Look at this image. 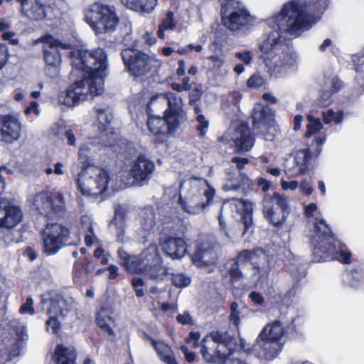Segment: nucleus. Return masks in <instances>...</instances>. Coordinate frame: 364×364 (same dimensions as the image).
<instances>
[{
	"mask_svg": "<svg viewBox=\"0 0 364 364\" xmlns=\"http://www.w3.org/2000/svg\"><path fill=\"white\" fill-rule=\"evenodd\" d=\"M328 0H291L283 5L280 12L269 21L271 31L259 43V59L271 76L279 77L294 70L299 56L285 51L281 32L299 35L311 28L326 9Z\"/></svg>",
	"mask_w": 364,
	"mask_h": 364,
	"instance_id": "f257e3e1",
	"label": "nucleus"
},
{
	"mask_svg": "<svg viewBox=\"0 0 364 364\" xmlns=\"http://www.w3.org/2000/svg\"><path fill=\"white\" fill-rule=\"evenodd\" d=\"M70 57L73 70L69 76L70 86L67 91L85 89L87 85L89 91H100L104 88L103 78L108 75V61L103 49H76L70 52Z\"/></svg>",
	"mask_w": 364,
	"mask_h": 364,
	"instance_id": "f03ea898",
	"label": "nucleus"
},
{
	"mask_svg": "<svg viewBox=\"0 0 364 364\" xmlns=\"http://www.w3.org/2000/svg\"><path fill=\"white\" fill-rule=\"evenodd\" d=\"M215 190L202 178L183 180L179 186L178 204L186 213L198 215L213 203Z\"/></svg>",
	"mask_w": 364,
	"mask_h": 364,
	"instance_id": "7ed1b4c3",
	"label": "nucleus"
},
{
	"mask_svg": "<svg viewBox=\"0 0 364 364\" xmlns=\"http://www.w3.org/2000/svg\"><path fill=\"white\" fill-rule=\"evenodd\" d=\"M314 257L316 262L336 259L350 262L351 253L346 245L333 237L332 231L323 218H316L314 223Z\"/></svg>",
	"mask_w": 364,
	"mask_h": 364,
	"instance_id": "20e7f679",
	"label": "nucleus"
},
{
	"mask_svg": "<svg viewBox=\"0 0 364 364\" xmlns=\"http://www.w3.org/2000/svg\"><path fill=\"white\" fill-rule=\"evenodd\" d=\"M284 327L280 321L267 324L259 333L256 343L251 348H246V342L240 339V346L247 354L255 353L259 358L267 360L274 359L282 351Z\"/></svg>",
	"mask_w": 364,
	"mask_h": 364,
	"instance_id": "39448f33",
	"label": "nucleus"
},
{
	"mask_svg": "<svg viewBox=\"0 0 364 364\" xmlns=\"http://www.w3.org/2000/svg\"><path fill=\"white\" fill-rule=\"evenodd\" d=\"M111 181L112 176L107 170L92 164L82 166L76 183L83 196L97 197L108 190Z\"/></svg>",
	"mask_w": 364,
	"mask_h": 364,
	"instance_id": "423d86ee",
	"label": "nucleus"
},
{
	"mask_svg": "<svg viewBox=\"0 0 364 364\" xmlns=\"http://www.w3.org/2000/svg\"><path fill=\"white\" fill-rule=\"evenodd\" d=\"M234 338L227 332L213 331L202 341L201 353L208 363L225 362L234 350Z\"/></svg>",
	"mask_w": 364,
	"mask_h": 364,
	"instance_id": "0eeeda50",
	"label": "nucleus"
},
{
	"mask_svg": "<svg viewBox=\"0 0 364 364\" xmlns=\"http://www.w3.org/2000/svg\"><path fill=\"white\" fill-rule=\"evenodd\" d=\"M41 238L43 250L48 255H55L65 246H75L80 243L78 233H71L69 228L59 223L48 224Z\"/></svg>",
	"mask_w": 364,
	"mask_h": 364,
	"instance_id": "6e6552de",
	"label": "nucleus"
},
{
	"mask_svg": "<svg viewBox=\"0 0 364 364\" xmlns=\"http://www.w3.org/2000/svg\"><path fill=\"white\" fill-rule=\"evenodd\" d=\"M86 23L97 34L114 31L119 23L115 9L107 4L95 2L85 11Z\"/></svg>",
	"mask_w": 364,
	"mask_h": 364,
	"instance_id": "1a4fd4ad",
	"label": "nucleus"
},
{
	"mask_svg": "<svg viewBox=\"0 0 364 364\" xmlns=\"http://www.w3.org/2000/svg\"><path fill=\"white\" fill-rule=\"evenodd\" d=\"M119 264L131 273H141L156 263H162V259L156 245L151 244L140 255H132L123 248H119Z\"/></svg>",
	"mask_w": 364,
	"mask_h": 364,
	"instance_id": "9d476101",
	"label": "nucleus"
},
{
	"mask_svg": "<svg viewBox=\"0 0 364 364\" xmlns=\"http://www.w3.org/2000/svg\"><path fill=\"white\" fill-rule=\"evenodd\" d=\"M39 43L43 44V56L46 64V72L48 75L54 77L58 75L61 63L59 49H68L70 45L61 43L50 34L43 35L34 40L32 44L36 46Z\"/></svg>",
	"mask_w": 364,
	"mask_h": 364,
	"instance_id": "9b49d317",
	"label": "nucleus"
},
{
	"mask_svg": "<svg viewBox=\"0 0 364 364\" xmlns=\"http://www.w3.org/2000/svg\"><path fill=\"white\" fill-rule=\"evenodd\" d=\"M11 174L12 171L5 166H0V172ZM6 183L0 175V194L4 191ZM23 212L17 203L11 198H0V228L11 229L23 220Z\"/></svg>",
	"mask_w": 364,
	"mask_h": 364,
	"instance_id": "f8f14e48",
	"label": "nucleus"
},
{
	"mask_svg": "<svg viewBox=\"0 0 364 364\" xmlns=\"http://www.w3.org/2000/svg\"><path fill=\"white\" fill-rule=\"evenodd\" d=\"M122 57L129 71L135 76L144 75L152 67L161 64L156 55H149L140 50L125 49L122 52Z\"/></svg>",
	"mask_w": 364,
	"mask_h": 364,
	"instance_id": "ddd939ff",
	"label": "nucleus"
},
{
	"mask_svg": "<svg viewBox=\"0 0 364 364\" xmlns=\"http://www.w3.org/2000/svg\"><path fill=\"white\" fill-rule=\"evenodd\" d=\"M264 217L274 226L283 224L289 213L288 198L278 193L266 194L262 200Z\"/></svg>",
	"mask_w": 364,
	"mask_h": 364,
	"instance_id": "4468645a",
	"label": "nucleus"
},
{
	"mask_svg": "<svg viewBox=\"0 0 364 364\" xmlns=\"http://www.w3.org/2000/svg\"><path fill=\"white\" fill-rule=\"evenodd\" d=\"M222 18L225 27L235 31L251 22V16L244 5L236 0H228L223 6Z\"/></svg>",
	"mask_w": 364,
	"mask_h": 364,
	"instance_id": "2eb2a0df",
	"label": "nucleus"
},
{
	"mask_svg": "<svg viewBox=\"0 0 364 364\" xmlns=\"http://www.w3.org/2000/svg\"><path fill=\"white\" fill-rule=\"evenodd\" d=\"M158 101H167L168 107L164 113L180 125L187 121L188 117L183 107V102L181 97L178 95V92H166L151 97L147 102L149 109L150 106Z\"/></svg>",
	"mask_w": 364,
	"mask_h": 364,
	"instance_id": "dca6fc26",
	"label": "nucleus"
},
{
	"mask_svg": "<svg viewBox=\"0 0 364 364\" xmlns=\"http://www.w3.org/2000/svg\"><path fill=\"white\" fill-rule=\"evenodd\" d=\"M148 114L147 127L149 131L156 136H169L173 135L181 125L164 113L163 117L152 114L153 110L146 106Z\"/></svg>",
	"mask_w": 364,
	"mask_h": 364,
	"instance_id": "f3484780",
	"label": "nucleus"
},
{
	"mask_svg": "<svg viewBox=\"0 0 364 364\" xmlns=\"http://www.w3.org/2000/svg\"><path fill=\"white\" fill-rule=\"evenodd\" d=\"M228 206L232 210L236 211L240 215L238 225H242L241 236H244L248 232L253 230V204L249 201L232 198L224 203L221 211L225 207Z\"/></svg>",
	"mask_w": 364,
	"mask_h": 364,
	"instance_id": "a211bd4d",
	"label": "nucleus"
},
{
	"mask_svg": "<svg viewBox=\"0 0 364 364\" xmlns=\"http://www.w3.org/2000/svg\"><path fill=\"white\" fill-rule=\"evenodd\" d=\"M155 170L154 163L146 155L140 154L132 163L130 175L133 178L132 183L136 186H143L149 183Z\"/></svg>",
	"mask_w": 364,
	"mask_h": 364,
	"instance_id": "6ab92c4d",
	"label": "nucleus"
},
{
	"mask_svg": "<svg viewBox=\"0 0 364 364\" xmlns=\"http://www.w3.org/2000/svg\"><path fill=\"white\" fill-rule=\"evenodd\" d=\"M95 111L97 121L95 123V127L98 134L102 136V143L105 145H114L117 135L110 127L113 119L111 110L108 108H95Z\"/></svg>",
	"mask_w": 364,
	"mask_h": 364,
	"instance_id": "aec40b11",
	"label": "nucleus"
},
{
	"mask_svg": "<svg viewBox=\"0 0 364 364\" xmlns=\"http://www.w3.org/2000/svg\"><path fill=\"white\" fill-rule=\"evenodd\" d=\"M241 266L245 263L250 262L257 270V274L260 277H266L269 272V267L264 264L267 261V255L261 249H256L252 251L245 250L241 251L235 259Z\"/></svg>",
	"mask_w": 364,
	"mask_h": 364,
	"instance_id": "412c9836",
	"label": "nucleus"
},
{
	"mask_svg": "<svg viewBox=\"0 0 364 364\" xmlns=\"http://www.w3.org/2000/svg\"><path fill=\"white\" fill-rule=\"evenodd\" d=\"M21 123L17 114L0 115V139L11 144L21 135Z\"/></svg>",
	"mask_w": 364,
	"mask_h": 364,
	"instance_id": "4be33fe9",
	"label": "nucleus"
},
{
	"mask_svg": "<svg viewBox=\"0 0 364 364\" xmlns=\"http://www.w3.org/2000/svg\"><path fill=\"white\" fill-rule=\"evenodd\" d=\"M41 304L43 309H47L48 316L64 318L72 309V302L53 293L42 296Z\"/></svg>",
	"mask_w": 364,
	"mask_h": 364,
	"instance_id": "5701e85b",
	"label": "nucleus"
},
{
	"mask_svg": "<svg viewBox=\"0 0 364 364\" xmlns=\"http://www.w3.org/2000/svg\"><path fill=\"white\" fill-rule=\"evenodd\" d=\"M311 158L309 149H301L294 154L293 161L285 164L284 171L289 178H295L306 173Z\"/></svg>",
	"mask_w": 364,
	"mask_h": 364,
	"instance_id": "b1692460",
	"label": "nucleus"
},
{
	"mask_svg": "<svg viewBox=\"0 0 364 364\" xmlns=\"http://www.w3.org/2000/svg\"><path fill=\"white\" fill-rule=\"evenodd\" d=\"M237 151L246 152L250 151L255 143V138L250 128L245 124H240L230 135Z\"/></svg>",
	"mask_w": 364,
	"mask_h": 364,
	"instance_id": "393cba45",
	"label": "nucleus"
},
{
	"mask_svg": "<svg viewBox=\"0 0 364 364\" xmlns=\"http://www.w3.org/2000/svg\"><path fill=\"white\" fill-rule=\"evenodd\" d=\"M103 146H105V144L102 143V136L97 134L96 138H87L81 144L78 151V159L82 166L92 164V161L95 158V154L100 150ZM109 146H111L112 145Z\"/></svg>",
	"mask_w": 364,
	"mask_h": 364,
	"instance_id": "a878e982",
	"label": "nucleus"
},
{
	"mask_svg": "<svg viewBox=\"0 0 364 364\" xmlns=\"http://www.w3.org/2000/svg\"><path fill=\"white\" fill-rule=\"evenodd\" d=\"M11 326L14 329L16 336L20 342L14 343L12 348L9 351L7 358L5 361L0 360L1 364L14 363V360L20 355L23 348V342L28 339L27 328L23 322L18 320H13L11 322Z\"/></svg>",
	"mask_w": 364,
	"mask_h": 364,
	"instance_id": "bb28decb",
	"label": "nucleus"
},
{
	"mask_svg": "<svg viewBox=\"0 0 364 364\" xmlns=\"http://www.w3.org/2000/svg\"><path fill=\"white\" fill-rule=\"evenodd\" d=\"M252 118L255 128L272 127L274 123V112L268 105L257 103L252 110Z\"/></svg>",
	"mask_w": 364,
	"mask_h": 364,
	"instance_id": "cd10ccee",
	"label": "nucleus"
},
{
	"mask_svg": "<svg viewBox=\"0 0 364 364\" xmlns=\"http://www.w3.org/2000/svg\"><path fill=\"white\" fill-rule=\"evenodd\" d=\"M217 253L214 247L207 240H198L194 255V261L198 266L210 265L215 262Z\"/></svg>",
	"mask_w": 364,
	"mask_h": 364,
	"instance_id": "c85d7f7f",
	"label": "nucleus"
},
{
	"mask_svg": "<svg viewBox=\"0 0 364 364\" xmlns=\"http://www.w3.org/2000/svg\"><path fill=\"white\" fill-rule=\"evenodd\" d=\"M164 252L173 259L182 258L187 252V245L181 237H169L162 243Z\"/></svg>",
	"mask_w": 364,
	"mask_h": 364,
	"instance_id": "c756f323",
	"label": "nucleus"
},
{
	"mask_svg": "<svg viewBox=\"0 0 364 364\" xmlns=\"http://www.w3.org/2000/svg\"><path fill=\"white\" fill-rule=\"evenodd\" d=\"M33 208L40 214L53 218L55 214L51 197L47 192H41L34 196L32 200Z\"/></svg>",
	"mask_w": 364,
	"mask_h": 364,
	"instance_id": "7c9ffc66",
	"label": "nucleus"
},
{
	"mask_svg": "<svg viewBox=\"0 0 364 364\" xmlns=\"http://www.w3.org/2000/svg\"><path fill=\"white\" fill-rule=\"evenodd\" d=\"M97 269V262L90 257H85L83 264L81 265L78 261H75L73 265V279L75 282H81L87 279Z\"/></svg>",
	"mask_w": 364,
	"mask_h": 364,
	"instance_id": "2f4dec72",
	"label": "nucleus"
},
{
	"mask_svg": "<svg viewBox=\"0 0 364 364\" xmlns=\"http://www.w3.org/2000/svg\"><path fill=\"white\" fill-rule=\"evenodd\" d=\"M147 341L153 346L158 358L165 364H178L171 348L160 340L146 337Z\"/></svg>",
	"mask_w": 364,
	"mask_h": 364,
	"instance_id": "473e14b6",
	"label": "nucleus"
},
{
	"mask_svg": "<svg viewBox=\"0 0 364 364\" xmlns=\"http://www.w3.org/2000/svg\"><path fill=\"white\" fill-rule=\"evenodd\" d=\"M250 185V179L245 175L227 173V179L223 186L225 191L244 192L245 186Z\"/></svg>",
	"mask_w": 364,
	"mask_h": 364,
	"instance_id": "72a5a7b5",
	"label": "nucleus"
},
{
	"mask_svg": "<svg viewBox=\"0 0 364 364\" xmlns=\"http://www.w3.org/2000/svg\"><path fill=\"white\" fill-rule=\"evenodd\" d=\"M21 12L31 20H40L45 17L44 8L36 0H25L21 5Z\"/></svg>",
	"mask_w": 364,
	"mask_h": 364,
	"instance_id": "f704fd0d",
	"label": "nucleus"
},
{
	"mask_svg": "<svg viewBox=\"0 0 364 364\" xmlns=\"http://www.w3.org/2000/svg\"><path fill=\"white\" fill-rule=\"evenodd\" d=\"M127 210L122 205H117L115 208L114 217L111 223L116 229L117 240L119 242L124 243L128 240L124 232V219Z\"/></svg>",
	"mask_w": 364,
	"mask_h": 364,
	"instance_id": "c9c22d12",
	"label": "nucleus"
},
{
	"mask_svg": "<svg viewBox=\"0 0 364 364\" xmlns=\"http://www.w3.org/2000/svg\"><path fill=\"white\" fill-rule=\"evenodd\" d=\"M53 358L56 364H75L76 354L73 347L59 344L55 349Z\"/></svg>",
	"mask_w": 364,
	"mask_h": 364,
	"instance_id": "e433bc0d",
	"label": "nucleus"
},
{
	"mask_svg": "<svg viewBox=\"0 0 364 364\" xmlns=\"http://www.w3.org/2000/svg\"><path fill=\"white\" fill-rule=\"evenodd\" d=\"M140 228L143 232V237L153 230L156 225V217L154 209L151 207L145 208L141 210L139 215Z\"/></svg>",
	"mask_w": 364,
	"mask_h": 364,
	"instance_id": "4c0bfd02",
	"label": "nucleus"
},
{
	"mask_svg": "<svg viewBox=\"0 0 364 364\" xmlns=\"http://www.w3.org/2000/svg\"><path fill=\"white\" fill-rule=\"evenodd\" d=\"M127 8L141 14L151 13L157 4V0H120Z\"/></svg>",
	"mask_w": 364,
	"mask_h": 364,
	"instance_id": "58836bf2",
	"label": "nucleus"
},
{
	"mask_svg": "<svg viewBox=\"0 0 364 364\" xmlns=\"http://www.w3.org/2000/svg\"><path fill=\"white\" fill-rule=\"evenodd\" d=\"M92 92H58V100L60 104L68 107H74L87 99Z\"/></svg>",
	"mask_w": 364,
	"mask_h": 364,
	"instance_id": "ea45409f",
	"label": "nucleus"
},
{
	"mask_svg": "<svg viewBox=\"0 0 364 364\" xmlns=\"http://www.w3.org/2000/svg\"><path fill=\"white\" fill-rule=\"evenodd\" d=\"M140 274H144L146 277L157 282L163 281L168 278L170 274L168 269L162 265V263H156L147 267L144 272Z\"/></svg>",
	"mask_w": 364,
	"mask_h": 364,
	"instance_id": "a19ab883",
	"label": "nucleus"
},
{
	"mask_svg": "<svg viewBox=\"0 0 364 364\" xmlns=\"http://www.w3.org/2000/svg\"><path fill=\"white\" fill-rule=\"evenodd\" d=\"M109 314L110 312L109 310L101 309L97 315V324L101 329L105 331L109 335L114 336V331L109 326V322L112 319Z\"/></svg>",
	"mask_w": 364,
	"mask_h": 364,
	"instance_id": "79ce46f5",
	"label": "nucleus"
},
{
	"mask_svg": "<svg viewBox=\"0 0 364 364\" xmlns=\"http://www.w3.org/2000/svg\"><path fill=\"white\" fill-rule=\"evenodd\" d=\"M175 28L176 22L173 20V14L171 11H168L159 26L157 31L158 37L159 38L164 39L165 38L164 31H172Z\"/></svg>",
	"mask_w": 364,
	"mask_h": 364,
	"instance_id": "37998d69",
	"label": "nucleus"
},
{
	"mask_svg": "<svg viewBox=\"0 0 364 364\" xmlns=\"http://www.w3.org/2000/svg\"><path fill=\"white\" fill-rule=\"evenodd\" d=\"M307 119L309 121V124L307 125V132H306L305 136L309 138L318 133L323 128V124L320 119L315 118L311 115H308Z\"/></svg>",
	"mask_w": 364,
	"mask_h": 364,
	"instance_id": "c03bdc74",
	"label": "nucleus"
},
{
	"mask_svg": "<svg viewBox=\"0 0 364 364\" xmlns=\"http://www.w3.org/2000/svg\"><path fill=\"white\" fill-rule=\"evenodd\" d=\"M171 280L174 286L180 288L188 287L191 282V278L183 273L171 274Z\"/></svg>",
	"mask_w": 364,
	"mask_h": 364,
	"instance_id": "a18cd8bd",
	"label": "nucleus"
},
{
	"mask_svg": "<svg viewBox=\"0 0 364 364\" xmlns=\"http://www.w3.org/2000/svg\"><path fill=\"white\" fill-rule=\"evenodd\" d=\"M266 80L259 74H253L247 80V85L250 89L265 88Z\"/></svg>",
	"mask_w": 364,
	"mask_h": 364,
	"instance_id": "49530a36",
	"label": "nucleus"
},
{
	"mask_svg": "<svg viewBox=\"0 0 364 364\" xmlns=\"http://www.w3.org/2000/svg\"><path fill=\"white\" fill-rule=\"evenodd\" d=\"M194 109L195 112L198 114L196 120L199 124L197 127V130L199 132V135L203 137L206 134V129L209 127V122L203 114H199L200 110L197 106L195 107Z\"/></svg>",
	"mask_w": 364,
	"mask_h": 364,
	"instance_id": "de8ad7c7",
	"label": "nucleus"
},
{
	"mask_svg": "<svg viewBox=\"0 0 364 364\" xmlns=\"http://www.w3.org/2000/svg\"><path fill=\"white\" fill-rule=\"evenodd\" d=\"M218 220H219L220 230L224 232L225 235L228 239L232 240L237 237V235L240 234V232L241 231L240 228H236L235 230L231 229L230 230H228L226 229V225L223 220L221 213L219 215Z\"/></svg>",
	"mask_w": 364,
	"mask_h": 364,
	"instance_id": "09e8293b",
	"label": "nucleus"
},
{
	"mask_svg": "<svg viewBox=\"0 0 364 364\" xmlns=\"http://www.w3.org/2000/svg\"><path fill=\"white\" fill-rule=\"evenodd\" d=\"M59 316H49V318L46 322V331L48 333L55 334L60 329V323L58 320Z\"/></svg>",
	"mask_w": 364,
	"mask_h": 364,
	"instance_id": "8fccbe9b",
	"label": "nucleus"
},
{
	"mask_svg": "<svg viewBox=\"0 0 364 364\" xmlns=\"http://www.w3.org/2000/svg\"><path fill=\"white\" fill-rule=\"evenodd\" d=\"M343 121V112L335 113L332 110H328L326 113L323 114V122L326 124H329L334 122L336 124H340Z\"/></svg>",
	"mask_w": 364,
	"mask_h": 364,
	"instance_id": "3c124183",
	"label": "nucleus"
},
{
	"mask_svg": "<svg viewBox=\"0 0 364 364\" xmlns=\"http://www.w3.org/2000/svg\"><path fill=\"white\" fill-rule=\"evenodd\" d=\"M68 129L69 127L66 125L63 120H59L50 128V132L54 136L60 137L61 136H64L65 132Z\"/></svg>",
	"mask_w": 364,
	"mask_h": 364,
	"instance_id": "603ef678",
	"label": "nucleus"
},
{
	"mask_svg": "<svg viewBox=\"0 0 364 364\" xmlns=\"http://www.w3.org/2000/svg\"><path fill=\"white\" fill-rule=\"evenodd\" d=\"M33 300L31 297H28L26 299V301L23 304L20 309L19 312L21 314H29L31 316H33L35 314V309L33 307Z\"/></svg>",
	"mask_w": 364,
	"mask_h": 364,
	"instance_id": "864d4df0",
	"label": "nucleus"
},
{
	"mask_svg": "<svg viewBox=\"0 0 364 364\" xmlns=\"http://www.w3.org/2000/svg\"><path fill=\"white\" fill-rule=\"evenodd\" d=\"M231 314L230 316V321L233 325L237 326L240 323V311H239V305L236 302H233L231 304Z\"/></svg>",
	"mask_w": 364,
	"mask_h": 364,
	"instance_id": "5fc2aeb1",
	"label": "nucleus"
},
{
	"mask_svg": "<svg viewBox=\"0 0 364 364\" xmlns=\"http://www.w3.org/2000/svg\"><path fill=\"white\" fill-rule=\"evenodd\" d=\"M240 264L235 262L234 260L231 262V267L229 268V274L231 278L234 280H238L242 277V273L240 269Z\"/></svg>",
	"mask_w": 364,
	"mask_h": 364,
	"instance_id": "6e6d98bb",
	"label": "nucleus"
},
{
	"mask_svg": "<svg viewBox=\"0 0 364 364\" xmlns=\"http://www.w3.org/2000/svg\"><path fill=\"white\" fill-rule=\"evenodd\" d=\"M235 57L243 62L246 65H250L252 61V53L250 50H246L244 52H237L235 53Z\"/></svg>",
	"mask_w": 364,
	"mask_h": 364,
	"instance_id": "4d7b16f0",
	"label": "nucleus"
},
{
	"mask_svg": "<svg viewBox=\"0 0 364 364\" xmlns=\"http://www.w3.org/2000/svg\"><path fill=\"white\" fill-rule=\"evenodd\" d=\"M76 131L69 127L68 130L65 132V139H66V143L69 146H76Z\"/></svg>",
	"mask_w": 364,
	"mask_h": 364,
	"instance_id": "13d9d810",
	"label": "nucleus"
},
{
	"mask_svg": "<svg viewBox=\"0 0 364 364\" xmlns=\"http://www.w3.org/2000/svg\"><path fill=\"white\" fill-rule=\"evenodd\" d=\"M9 57V49L6 45L0 44V70H1L8 61Z\"/></svg>",
	"mask_w": 364,
	"mask_h": 364,
	"instance_id": "bf43d9fd",
	"label": "nucleus"
},
{
	"mask_svg": "<svg viewBox=\"0 0 364 364\" xmlns=\"http://www.w3.org/2000/svg\"><path fill=\"white\" fill-rule=\"evenodd\" d=\"M332 102L331 92H322L320 97L316 100V105L321 107H327Z\"/></svg>",
	"mask_w": 364,
	"mask_h": 364,
	"instance_id": "052dcab7",
	"label": "nucleus"
},
{
	"mask_svg": "<svg viewBox=\"0 0 364 364\" xmlns=\"http://www.w3.org/2000/svg\"><path fill=\"white\" fill-rule=\"evenodd\" d=\"M85 242L87 247H91L94 244H98L100 242L99 239L94 232V230L85 232Z\"/></svg>",
	"mask_w": 364,
	"mask_h": 364,
	"instance_id": "680f3d73",
	"label": "nucleus"
},
{
	"mask_svg": "<svg viewBox=\"0 0 364 364\" xmlns=\"http://www.w3.org/2000/svg\"><path fill=\"white\" fill-rule=\"evenodd\" d=\"M81 228L85 232L91 231L93 229L92 219L88 215H82L80 219Z\"/></svg>",
	"mask_w": 364,
	"mask_h": 364,
	"instance_id": "e2e57ef3",
	"label": "nucleus"
},
{
	"mask_svg": "<svg viewBox=\"0 0 364 364\" xmlns=\"http://www.w3.org/2000/svg\"><path fill=\"white\" fill-rule=\"evenodd\" d=\"M299 188L301 192L307 196L312 194V193L314 192V186L312 183L306 179L302 180V181L300 183Z\"/></svg>",
	"mask_w": 364,
	"mask_h": 364,
	"instance_id": "0e129e2a",
	"label": "nucleus"
},
{
	"mask_svg": "<svg viewBox=\"0 0 364 364\" xmlns=\"http://www.w3.org/2000/svg\"><path fill=\"white\" fill-rule=\"evenodd\" d=\"M55 200L58 201V204H53V208L55 214H57L64 210L65 201L63 195L61 193H58L55 196Z\"/></svg>",
	"mask_w": 364,
	"mask_h": 364,
	"instance_id": "69168bd1",
	"label": "nucleus"
},
{
	"mask_svg": "<svg viewBox=\"0 0 364 364\" xmlns=\"http://www.w3.org/2000/svg\"><path fill=\"white\" fill-rule=\"evenodd\" d=\"M281 187L284 191H295L299 187V182L297 181H287L284 179H281Z\"/></svg>",
	"mask_w": 364,
	"mask_h": 364,
	"instance_id": "338daca9",
	"label": "nucleus"
},
{
	"mask_svg": "<svg viewBox=\"0 0 364 364\" xmlns=\"http://www.w3.org/2000/svg\"><path fill=\"white\" fill-rule=\"evenodd\" d=\"M231 162L236 165L239 171L242 170L249 163L247 158L235 156L231 159Z\"/></svg>",
	"mask_w": 364,
	"mask_h": 364,
	"instance_id": "774afa93",
	"label": "nucleus"
}]
</instances>
